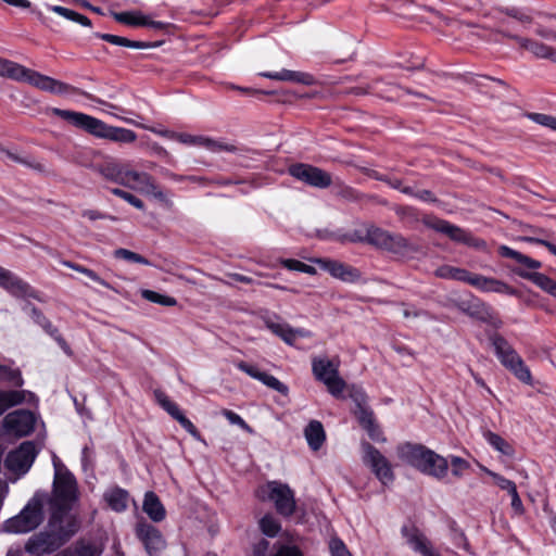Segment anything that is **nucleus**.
Wrapping results in <instances>:
<instances>
[{
	"instance_id": "nucleus-1",
	"label": "nucleus",
	"mask_w": 556,
	"mask_h": 556,
	"mask_svg": "<svg viewBox=\"0 0 556 556\" xmlns=\"http://www.w3.org/2000/svg\"><path fill=\"white\" fill-rule=\"evenodd\" d=\"M53 466L55 472L52 495L49 501L52 526H54V521H63L64 518L68 521L71 517H67V513L78 497L76 479L56 456L53 458Z\"/></svg>"
},
{
	"instance_id": "nucleus-2",
	"label": "nucleus",
	"mask_w": 556,
	"mask_h": 556,
	"mask_svg": "<svg viewBox=\"0 0 556 556\" xmlns=\"http://www.w3.org/2000/svg\"><path fill=\"white\" fill-rule=\"evenodd\" d=\"M52 113L68 124L99 138L124 143H130L137 139L136 132L130 129L106 125L101 119L81 112L53 109Z\"/></svg>"
},
{
	"instance_id": "nucleus-3",
	"label": "nucleus",
	"mask_w": 556,
	"mask_h": 556,
	"mask_svg": "<svg viewBox=\"0 0 556 556\" xmlns=\"http://www.w3.org/2000/svg\"><path fill=\"white\" fill-rule=\"evenodd\" d=\"M399 458L422 473L444 479L448 471L447 458L420 444L403 443L396 447Z\"/></svg>"
},
{
	"instance_id": "nucleus-4",
	"label": "nucleus",
	"mask_w": 556,
	"mask_h": 556,
	"mask_svg": "<svg viewBox=\"0 0 556 556\" xmlns=\"http://www.w3.org/2000/svg\"><path fill=\"white\" fill-rule=\"evenodd\" d=\"M51 522L52 517L49 520V531L39 532L27 541L25 549L28 553L36 556L50 554L63 545L78 530V522L75 518H70L66 526H63V521H54V526Z\"/></svg>"
},
{
	"instance_id": "nucleus-5",
	"label": "nucleus",
	"mask_w": 556,
	"mask_h": 556,
	"mask_svg": "<svg viewBox=\"0 0 556 556\" xmlns=\"http://www.w3.org/2000/svg\"><path fill=\"white\" fill-rule=\"evenodd\" d=\"M0 76L16 81L28 83L29 85L53 93H65L73 90V87L56 80L52 77L42 75L34 70L27 68L16 62L0 58Z\"/></svg>"
},
{
	"instance_id": "nucleus-6",
	"label": "nucleus",
	"mask_w": 556,
	"mask_h": 556,
	"mask_svg": "<svg viewBox=\"0 0 556 556\" xmlns=\"http://www.w3.org/2000/svg\"><path fill=\"white\" fill-rule=\"evenodd\" d=\"M351 240L367 242L376 248L401 256L418 251V248L402 235L389 232L374 225L366 226L364 232L355 231Z\"/></svg>"
},
{
	"instance_id": "nucleus-7",
	"label": "nucleus",
	"mask_w": 556,
	"mask_h": 556,
	"mask_svg": "<svg viewBox=\"0 0 556 556\" xmlns=\"http://www.w3.org/2000/svg\"><path fill=\"white\" fill-rule=\"evenodd\" d=\"M257 497L273 503L276 511L282 517H291L296 509L293 490L280 481H269L256 491Z\"/></svg>"
},
{
	"instance_id": "nucleus-8",
	"label": "nucleus",
	"mask_w": 556,
	"mask_h": 556,
	"mask_svg": "<svg viewBox=\"0 0 556 556\" xmlns=\"http://www.w3.org/2000/svg\"><path fill=\"white\" fill-rule=\"evenodd\" d=\"M43 520V497L36 494L23 510L5 522V530L13 533H26L36 529Z\"/></svg>"
},
{
	"instance_id": "nucleus-9",
	"label": "nucleus",
	"mask_w": 556,
	"mask_h": 556,
	"mask_svg": "<svg viewBox=\"0 0 556 556\" xmlns=\"http://www.w3.org/2000/svg\"><path fill=\"white\" fill-rule=\"evenodd\" d=\"M338 367V364L327 357H314L312 361L316 380L323 382L334 397H340L346 388L345 381L339 376Z\"/></svg>"
},
{
	"instance_id": "nucleus-10",
	"label": "nucleus",
	"mask_w": 556,
	"mask_h": 556,
	"mask_svg": "<svg viewBox=\"0 0 556 556\" xmlns=\"http://www.w3.org/2000/svg\"><path fill=\"white\" fill-rule=\"evenodd\" d=\"M424 224L438 232L446 235L451 240L455 242L464 243L473 248L485 247V242L483 240L472 237L470 232L448 223L447 220L439 218H427L424 220Z\"/></svg>"
},
{
	"instance_id": "nucleus-11",
	"label": "nucleus",
	"mask_w": 556,
	"mask_h": 556,
	"mask_svg": "<svg viewBox=\"0 0 556 556\" xmlns=\"http://www.w3.org/2000/svg\"><path fill=\"white\" fill-rule=\"evenodd\" d=\"M289 174L298 180L319 189L328 188L332 184L329 173L309 164H293L289 167Z\"/></svg>"
},
{
	"instance_id": "nucleus-12",
	"label": "nucleus",
	"mask_w": 556,
	"mask_h": 556,
	"mask_svg": "<svg viewBox=\"0 0 556 556\" xmlns=\"http://www.w3.org/2000/svg\"><path fill=\"white\" fill-rule=\"evenodd\" d=\"M36 456V445L30 441H26L8 454L5 466L10 471L23 475L29 470Z\"/></svg>"
},
{
	"instance_id": "nucleus-13",
	"label": "nucleus",
	"mask_w": 556,
	"mask_h": 556,
	"mask_svg": "<svg viewBox=\"0 0 556 556\" xmlns=\"http://www.w3.org/2000/svg\"><path fill=\"white\" fill-rule=\"evenodd\" d=\"M364 463L371 468L376 477L388 484L394 480V473L389 460L371 444H363Z\"/></svg>"
},
{
	"instance_id": "nucleus-14",
	"label": "nucleus",
	"mask_w": 556,
	"mask_h": 556,
	"mask_svg": "<svg viewBox=\"0 0 556 556\" xmlns=\"http://www.w3.org/2000/svg\"><path fill=\"white\" fill-rule=\"evenodd\" d=\"M126 175L127 179L136 186L135 190L152 195L168 208L173 207V201L156 186L150 174L129 169Z\"/></svg>"
},
{
	"instance_id": "nucleus-15",
	"label": "nucleus",
	"mask_w": 556,
	"mask_h": 556,
	"mask_svg": "<svg viewBox=\"0 0 556 556\" xmlns=\"http://www.w3.org/2000/svg\"><path fill=\"white\" fill-rule=\"evenodd\" d=\"M2 424L7 433L25 437L34 431L35 416L29 410L17 409L8 414Z\"/></svg>"
},
{
	"instance_id": "nucleus-16",
	"label": "nucleus",
	"mask_w": 556,
	"mask_h": 556,
	"mask_svg": "<svg viewBox=\"0 0 556 556\" xmlns=\"http://www.w3.org/2000/svg\"><path fill=\"white\" fill-rule=\"evenodd\" d=\"M509 28H510L509 21L507 18L501 17L500 18V25L496 28V31L498 34H502L505 37L514 39L519 45L520 48L530 51L536 58L549 59V54H551V52L553 50L552 47H549V46H547V45H545L543 42H539L536 40H532L530 38L513 35L509 31Z\"/></svg>"
},
{
	"instance_id": "nucleus-17",
	"label": "nucleus",
	"mask_w": 556,
	"mask_h": 556,
	"mask_svg": "<svg viewBox=\"0 0 556 556\" xmlns=\"http://www.w3.org/2000/svg\"><path fill=\"white\" fill-rule=\"evenodd\" d=\"M136 534L143 543L150 556H159V553L165 547V540L162 533L152 525L146 522L138 523Z\"/></svg>"
},
{
	"instance_id": "nucleus-18",
	"label": "nucleus",
	"mask_w": 556,
	"mask_h": 556,
	"mask_svg": "<svg viewBox=\"0 0 556 556\" xmlns=\"http://www.w3.org/2000/svg\"><path fill=\"white\" fill-rule=\"evenodd\" d=\"M319 266L328 271L332 277L340 279L344 282H356L361 279V271L348 264L334 260H317Z\"/></svg>"
},
{
	"instance_id": "nucleus-19",
	"label": "nucleus",
	"mask_w": 556,
	"mask_h": 556,
	"mask_svg": "<svg viewBox=\"0 0 556 556\" xmlns=\"http://www.w3.org/2000/svg\"><path fill=\"white\" fill-rule=\"evenodd\" d=\"M0 287L16 298H33L34 290L10 270L0 266Z\"/></svg>"
},
{
	"instance_id": "nucleus-20",
	"label": "nucleus",
	"mask_w": 556,
	"mask_h": 556,
	"mask_svg": "<svg viewBox=\"0 0 556 556\" xmlns=\"http://www.w3.org/2000/svg\"><path fill=\"white\" fill-rule=\"evenodd\" d=\"M469 285L482 292L505 293L509 295L517 294V291L506 282L492 277H485L479 274L472 273Z\"/></svg>"
},
{
	"instance_id": "nucleus-21",
	"label": "nucleus",
	"mask_w": 556,
	"mask_h": 556,
	"mask_svg": "<svg viewBox=\"0 0 556 556\" xmlns=\"http://www.w3.org/2000/svg\"><path fill=\"white\" fill-rule=\"evenodd\" d=\"M491 340L497 357L507 369L510 370L522 361L518 353L502 336L494 334Z\"/></svg>"
},
{
	"instance_id": "nucleus-22",
	"label": "nucleus",
	"mask_w": 556,
	"mask_h": 556,
	"mask_svg": "<svg viewBox=\"0 0 556 556\" xmlns=\"http://www.w3.org/2000/svg\"><path fill=\"white\" fill-rule=\"evenodd\" d=\"M262 77L281 80V81H293L305 86H312L315 84L313 75L304 72H296L290 70H282L280 72H263L260 74Z\"/></svg>"
},
{
	"instance_id": "nucleus-23",
	"label": "nucleus",
	"mask_w": 556,
	"mask_h": 556,
	"mask_svg": "<svg viewBox=\"0 0 556 556\" xmlns=\"http://www.w3.org/2000/svg\"><path fill=\"white\" fill-rule=\"evenodd\" d=\"M103 545L96 541L79 540L65 548L59 556H101Z\"/></svg>"
},
{
	"instance_id": "nucleus-24",
	"label": "nucleus",
	"mask_w": 556,
	"mask_h": 556,
	"mask_svg": "<svg viewBox=\"0 0 556 556\" xmlns=\"http://www.w3.org/2000/svg\"><path fill=\"white\" fill-rule=\"evenodd\" d=\"M128 170V168L117 162H109L100 167V173L105 179L128 188H136V186L127 179L126 174Z\"/></svg>"
},
{
	"instance_id": "nucleus-25",
	"label": "nucleus",
	"mask_w": 556,
	"mask_h": 556,
	"mask_svg": "<svg viewBox=\"0 0 556 556\" xmlns=\"http://www.w3.org/2000/svg\"><path fill=\"white\" fill-rule=\"evenodd\" d=\"M403 533L407 538V543L415 552L422 556H440L433 551L428 539L419 531H408L407 529H403Z\"/></svg>"
},
{
	"instance_id": "nucleus-26",
	"label": "nucleus",
	"mask_w": 556,
	"mask_h": 556,
	"mask_svg": "<svg viewBox=\"0 0 556 556\" xmlns=\"http://www.w3.org/2000/svg\"><path fill=\"white\" fill-rule=\"evenodd\" d=\"M516 274L523 279H528L535 283L539 288L549 293L554 298H556V281L549 278L548 276L538 273V271H526L522 269H517Z\"/></svg>"
},
{
	"instance_id": "nucleus-27",
	"label": "nucleus",
	"mask_w": 556,
	"mask_h": 556,
	"mask_svg": "<svg viewBox=\"0 0 556 556\" xmlns=\"http://www.w3.org/2000/svg\"><path fill=\"white\" fill-rule=\"evenodd\" d=\"M104 500L114 511L121 513L127 509L129 494L126 490L115 486L104 493Z\"/></svg>"
},
{
	"instance_id": "nucleus-28",
	"label": "nucleus",
	"mask_w": 556,
	"mask_h": 556,
	"mask_svg": "<svg viewBox=\"0 0 556 556\" xmlns=\"http://www.w3.org/2000/svg\"><path fill=\"white\" fill-rule=\"evenodd\" d=\"M143 511L155 522L165 518V508L153 492H147L143 501Z\"/></svg>"
},
{
	"instance_id": "nucleus-29",
	"label": "nucleus",
	"mask_w": 556,
	"mask_h": 556,
	"mask_svg": "<svg viewBox=\"0 0 556 556\" xmlns=\"http://www.w3.org/2000/svg\"><path fill=\"white\" fill-rule=\"evenodd\" d=\"M434 275L441 279L457 280L469 285L472 273L452 265H441L435 269Z\"/></svg>"
},
{
	"instance_id": "nucleus-30",
	"label": "nucleus",
	"mask_w": 556,
	"mask_h": 556,
	"mask_svg": "<svg viewBox=\"0 0 556 556\" xmlns=\"http://www.w3.org/2000/svg\"><path fill=\"white\" fill-rule=\"evenodd\" d=\"M304 434L309 447L314 451L319 450L326 439L324 427L318 420L309 421L304 430Z\"/></svg>"
},
{
	"instance_id": "nucleus-31",
	"label": "nucleus",
	"mask_w": 556,
	"mask_h": 556,
	"mask_svg": "<svg viewBox=\"0 0 556 556\" xmlns=\"http://www.w3.org/2000/svg\"><path fill=\"white\" fill-rule=\"evenodd\" d=\"M27 395L31 396L33 394L23 390H11L0 392V416L7 409L25 402Z\"/></svg>"
},
{
	"instance_id": "nucleus-32",
	"label": "nucleus",
	"mask_w": 556,
	"mask_h": 556,
	"mask_svg": "<svg viewBox=\"0 0 556 556\" xmlns=\"http://www.w3.org/2000/svg\"><path fill=\"white\" fill-rule=\"evenodd\" d=\"M265 325L269 330H271L273 333L280 337L288 344H293V342L300 334L299 330L292 329L289 325L274 323L269 318L265 319Z\"/></svg>"
},
{
	"instance_id": "nucleus-33",
	"label": "nucleus",
	"mask_w": 556,
	"mask_h": 556,
	"mask_svg": "<svg viewBox=\"0 0 556 556\" xmlns=\"http://www.w3.org/2000/svg\"><path fill=\"white\" fill-rule=\"evenodd\" d=\"M498 253L501 256L513 258L517 263H519L530 269H538L542 266L541 262L533 260L516 250H513L511 248H509L507 245H501L498 248Z\"/></svg>"
},
{
	"instance_id": "nucleus-34",
	"label": "nucleus",
	"mask_w": 556,
	"mask_h": 556,
	"mask_svg": "<svg viewBox=\"0 0 556 556\" xmlns=\"http://www.w3.org/2000/svg\"><path fill=\"white\" fill-rule=\"evenodd\" d=\"M486 442L496 451L506 456H513L515 451L514 447L501 435L494 433L490 430L484 431L483 433Z\"/></svg>"
},
{
	"instance_id": "nucleus-35",
	"label": "nucleus",
	"mask_w": 556,
	"mask_h": 556,
	"mask_svg": "<svg viewBox=\"0 0 556 556\" xmlns=\"http://www.w3.org/2000/svg\"><path fill=\"white\" fill-rule=\"evenodd\" d=\"M97 37L101 38L102 40H105L112 45L132 48V49H144L148 48L150 45L143 41H135L130 40L125 37L111 35V34H96Z\"/></svg>"
},
{
	"instance_id": "nucleus-36",
	"label": "nucleus",
	"mask_w": 556,
	"mask_h": 556,
	"mask_svg": "<svg viewBox=\"0 0 556 556\" xmlns=\"http://www.w3.org/2000/svg\"><path fill=\"white\" fill-rule=\"evenodd\" d=\"M258 527L263 534L275 538L281 530L279 520L271 514H266L258 521Z\"/></svg>"
},
{
	"instance_id": "nucleus-37",
	"label": "nucleus",
	"mask_w": 556,
	"mask_h": 556,
	"mask_svg": "<svg viewBox=\"0 0 556 556\" xmlns=\"http://www.w3.org/2000/svg\"><path fill=\"white\" fill-rule=\"evenodd\" d=\"M50 10L67 20L81 24L83 26H91V21L87 16L67 8L61 5H52L50 7Z\"/></svg>"
},
{
	"instance_id": "nucleus-38",
	"label": "nucleus",
	"mask_w": 556,
	"mask_h": 556,
	"mask_svg": "<svg viewBox=\"0 0 556 556\" xmlns=\"http://www.w3.org/2000/svg\"><path fill=\"white\" fill-rule=\"evenodd\" d=\"M154 396L156 402L165 409L175 420L178 416L182 415V412L179 409L178 405L169 400V397L160 390L154 392Z\"/></svg>"
},
{
	"instance_id": "nucleus-39",
	"label": "nucleus",
	"mask_w": 556,
	"mask_h": 556,
	"mask_svg": "<svg viewBox=\"0 0 556 556\" xmlns=\"http://www.w3.org/2000/svg\"><path fill=\"white\" fill-rule=\"evenodd\" d=\"M113 16L117 22L124 23L127 25L140 26L141 24H148V17L144 15H141L140 13L119 12V13H113Z\"/></svg>"
},
{
	"instance_id": "nucleus-40",
	"label": "nucleus",
	"mask_w": 556,
	"mask_h": 556,
	"mask_svg": "<svg viewBox=\"0 0 556 556\" xmlns=\"http://www.w3.org/2000/svg\"><path fill=\"white\" fill-rule=\"evenodd\" d=\"M142 298L152 303H156L163 306H175L177 304V300L173 296L161 294L159 292L152 290H143Z\"/></svg>"
},
{
	"instance_id": "nucleus-41",
	"label": "nucleus",
	"mask_w": 556,
	"mask_h": 556,
	"mask_svg": "<svg viewBox=\"0 0 556 556\" xmlns=\"http://www.w3.org/2000/svg\"><path fill=\"white\" fill-rule=\"evenodd\" d=\"M0 381H8L15 387L23 386V378L18 369H12L5 365H0Z\"/></svg>"
},
{
	"instance_id": "nucleus-42",
	"label": "nucleus",
	"mask_w": 556,
	"mask_h": 556,
	"mask_svg": "<svg viewBox=\"0 0 556 556\" xmlns=\"http://www.w3.org/2000/svg\"><path fill=\"white\" fill-rule=\"evenodd\" d=\"M163 136H167L172 139H175L184 144H192V146H202L203 143V136H192L185 132H169L164 131L162 132Z\"/></svg>"
},
{
	"instance_id": "nucleus-43",
	"label": "nucleus",
	"mask_w": 556,
	"mask_h": 556,
	"mask_svg": "<svg viewBox=\"0 0 556 556\" xmlns=\"http://www.w3.org/2000/svg\"><path fill=\"white\" fill-rule=\"evenodd\" d=\"M447 462L451 465L452 475L456 478H462L470 469V464L459 456L452 455Z\"/></svg>"
},
{
	"instance_id": "nucleus-44",
	"label": "nucleus",
	"mask_w": 556,
	"mask_h": 556,
	"mask_svg": "<svg viewBox=\"0 0 556 556\" xmlns=\"http://www.w3.org/2000/svg\"><path fill=\"white\" fill-rule=\"evenodd\" d=\"M114 256L116 258H122V260H125L127 262L139 263V264H143V265H150V262L146 257H143L142 255H140L138 253H135V252H132L130 250H127V249H117V250H115Z\"/></svg>"
},
{
	"instance_id": "nucleus-45",
	"label": "nucleus",
	"mask_w": 556,
	"mask_h": 556,
	"mask_svg": "<svg viewBox=\"0 0 556 556\" xmlns=\"http://www.w3.org/2000/svg\"><path fill=\"white\" fill-rule=\"evenodd\" d=\"M202 146L212 152H219V151L236 152L237 151V147L233 144L222 142V141H216V140H213L207 137L203 138Z\"/></svg>"
},
{
	"instance_id": "nucleus-46",
	"label": "nucleus",
	"mask_w": 556,
	"mask_h": 556,
	"mask_svg": "<svg viewBox=\"0 0 556 556\" xmlns=\"http://www.w3.org/2000/svg\"><path fill=\"white\" fill-rule=\"evenodd\" d=\"M261 382H263L266 387L286 395L289 391L288 387L279 381L276 377L264 372L261 377Z\"/></svg>"
},
{
	"instance_id": "nucleus-47",
	"label": "nucleus",
	"mask_w": 556,
	"mask_h": 556,
	"mask_svg": "<svg viewBox=\"0 0 556 556\" xmlns=\"http://www.w3.org/2000/svg\"><path fill=\"white\" fill-rule=\"evenodd\" d=\"M345 389H348L349 396L355 403L356 408L367 405L366 393L364 392V390L361 387L352 384L350 387L346 386Z\"/></svg>"
},
{
	"instance_id": "nucleus-48",
	"label": "nucleus",
	"mask_w": 556,
	"mask_h": 556,
	"mask_svg": "<svg viewBox=\"0 0 556 556\" xmlns=\"http://www.w3.org/2000/svg\"><path fill=\"white\" fill-rule=\"evenodd\" d=\"M111 192L114 195L122 198L123 200H125L126 202H128L129 204H131L132 206H135L138 210L144 208V203L139 198L134 195L132 193H129L119 188H113V189H111Z\"/></svg>"
},
{
	"instance_id": "nucleus-49",
	"label": "nucleus",
	"mask_w": 556,
	"mask_h": 556,
	"mask_svg": "<svg viewBox=\"0 0 556 556\" xmlns=\"http://www.w3.org/2000/svg\"><path fill=\"white\" fill-rule=\"evenodd\" d=\"M354 414L363 428L371 427V424L375 422L374 413L367 405L355 408Z\"/></svg>"
},
{
	"instance_id": "nucleus-50",
	"label": "nucleus",
	"mask_w": 556,
	"mask_h": 556,
	"mask_svg": "<svg viewBox=\"0 0 556 556\" xmlns=\"http://www.w3.org/2000/svg\"><path fill=\"white\" fill-rule=\"evenodd\" d=\"M510 371L518 378L521 382L531 384L532 376L530 369L525 365L523 361L519 362L516 366H514Z\"/></svg>"
},
{
	"instance_id": "nucleus-51",
	"label": "nucleus",
	"mask_w": 556,
	"mask_h": 556,
	"mask_svg": "<svg viewBox=\"0 0 556 556\" xmlns=\"http://www.w3.org/2000/svg\"><path fill=\"white\" fill-rule=\"evenodd\" d=\"M338 188L339 189L337 191V195L346 201L354 202V201H358L362 199V195L358 193V191L350 186L339 184Z\"/></svg>"
},
{
	"instance_id": "nucleus-52",
	"label": "nucleus",
	"mask_w": 556,
	"mask_h": 556,
	"mask_svg": "<svg viewBox=\"0 0 556 556\" xmlns=\"http://www.w3.org/2000/svg\"><path fill=\"white\" fill-rule=\"evenodd\" d=\"M528 116L536 124L556 130V117L542 113H530Z\"/></svg>"
},
{
	"instance_id": "nucleus-53",
	"label": "nucleus",
	"mask_w": 556,
	"mask_h": 556,
	"mask_svg": "<svg viewBox=\"0 0 556 556\" xmlns=\"http://www.w3.org/2000/svg\"><path fill=\"white\" fill-rule=\"evenodd\" d=\"M329 549L331 556H351V553L346 548L345 544L337 538L330 540Z\"/></svg>"
},
{
	"instance_id": "nucleus-54",
	"label": "nucleus",
	"mask_w": 556,
	"mask_h": 556,
	"mask_svg": "<svg viewBox=\"0 0 556 556\" xmlns=\"http://www.w3.org/2000/svg\"><path fill=\"white\" fill-rule=\"evenodd\" d=\"M489 475L493 478L494 482L496 483V485L498 488L507 491L509 494L517 489L514 481L508 480V479L500 476L498 473H495L492 471H489Z\"/></svg>"
},
{
	"instance_id": "nucleus-55",
	"label": "nucleus",
	"mask_w": 556,
	"mask_h": 556,
	"mask_svg": "<svg viewBox=\"0 0 556 556\" xmlns=\"http://www.w3.org/2000/svg\"><path fill=\"white\" fill-rule=\"evenodd\" d=\"M223 415L226 417V419L230 424L237 425V426H239L240 428H242L243 430H245L248 432H252L251 427L238 414H236L235 412L229 410V409H224L223 410Z\"/></svg>"
},
{
	"instance_id": "nucleus-56",
	"label": "nucleus",
	"mask_w": 556,
	"mask_h": 556,
	"mask_svg": "<svg viewBox=\"0 0 556 556\" xmlns=\"http://www.w3.org/2000/svg\"><path fill=\"white\" fill-rule=\"evenodd\" d=\"M274 556H303V553L294 545L281 544Z\"/></svg>"
},
{
	"instance_id": "nucleus-57",
	"label": "nucleus",
	"mask_w": 556,
	"mask_h": 556,
	"mask_svg": "<svg viewBox=\"0 0 556 556\" xmlns=\"http://www.w3.org/2000/svg\"><path fill=\"white\" fill-rule=\"evenodd\" d=\"M176 420L193 438L200 440L201 434H200L199 430L197 429V427L184 414L181 416H178V418Z\"/></svg>"
},
{
	"instance_id": "nucleus-58",
	"label": "nucleus",
	"mask_w": 556,
	"mask_h": 556,
	"mask_svg": "<svg viewBox=\"0 0 556 556\" xmlns=\"http://www.w3.org/2000/svg\"><path fill=\"white\" fill-rule=\"evenodd\" d=\"M176 420L193 438L200 440L201 434H200L199 430L197 429V427L184 414L181 416H178V418Z\"/></svg>"
},
{
	"instance_id": "nucleus-59",
	"label": "nucleus",
	"mask_w": 556,
	"mask_h": 556,
	"mask_svg": "<svg viewBox=\"0 0 556 556\" xmlns=\"http://www.w3.org/2000/svg\"><path fill=\"white\" fill-rule=\"evenodd\" d=\"M237 367H238L241 371L245 372L247 375H249L250 377H252V378H254V379H256V380H258V381H261V377H262V376H263V374H264V371L258 370V368H257V367L252 366V365H249V364H248V363H245V362H239V363L237 364Z\"/></svg>"
},
{
	"instance_id": "nucleus-60",
	"label": "nucleus",
	"mask_w": 556,
	"mask_h": 556,
	"mask_svg": "<svg viewBox=\"0 0 556 556\" xmlns=\"http://www.w3.org/2000/svg\"><path fill=\"white\" fill-rule=\"evenodd\" d=\"M501 13H505L508 17H513L523 24L532 23V18L528 14L520 12L517 9H506L505 11H501Z\"/></svg>"
},
{
	"instance_id": "nucleus-61",
	"label": "nucleus",
	"mask_w": 556,
	"mask_h": 556,
	"mask_svg": "<svg viewBox=\"0 0 556 556\" xmlns=\"http://www.w3.org/2000/svg\"><path fill=\"white\" fill-rule=\"evenodd\" d=\"M521 240L529 242V243L544 245L553 255L556 256V244L549 242L548 240H546L544 238L522 237Z\"/></svg>"
},
{
	"instance_id": "nucleus-62",
	"label": "nucleus",
	"mask_w": 556,
	"mask_h": 556,
	"mask_svg": "<svg viewBox=\"0 0 556 556\" xmlns=\"http://www.w3.org/2000/svg\"><path fill=\"white\" fill-rule=\"evenodd\" d=\"M371 177L377 179V180L387 182L391 188H394V189H400L401 186H402V180H400L397 178H391V177L386 176V175H381V174H379L377 172H374L371 174Z\"/></svg>"
},
{
	"instance_id": "nucleus-63",
	"label": "nucleus",
	"mask_w": 556,
	"mask_h": 556,
	"mask_svg": "<svg viewBox=\"0 0 556 556\" xmlns=\"http://www.w3.org/2000/svg\"><path fill=\"white\" fill-rule=\"evenodd\" d=\"M81 215L86 218H88L89 220L93 222V220H98V219H104V218H110L112 220H115L116 218L113 217V216H108L103 213H101L100 211L98 210H85L83 211Z\"/></svg>"
},
{
	"instance_id": "nucleus-64",
	"label": "nucleus",
	"mask_w": 556,
	"mask_h": 556,
	"mask_svg": "<svg viewBox=\"0 0 556 556\" xmlns=\"http://www.w3.org/2000/svg\"><path fill=\"white\" fill-rule=\"evenodd\" d=\"M33 318L37 324H39L42 328L51 327V323L46 318V316L36 307L31 308Z\"/></svg>"
}]
</instances>
